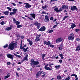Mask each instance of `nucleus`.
I'll return each instance as SVG.
<instances>
[{
    "label": "nucleus",
    "instance_id": "nucleus-1",
    "mask_svg": "<svg viewBox=\"0 0 80 80\" xmlns=\"http://www.w3.org/2000/svg\"><path fill=\"white\" fill-rule=\"evenodd\" d=\"M16 46H17V44L14 43V42H12L9 44L8 49L11 50H13L14 48H15V47H16Z\"/></svg>",
    "mask_w": 80,
    "mask_h": 80
},
{
    "label": "nucleus",
    "instance_id": "nucleus-2",
    "mask_svg": "<svg viewBox=\"0 0 80 80\" xmlns=\"http://www.w3.org/2000/svg\"><path fill=\"white\" fill-rule=\"evenodd\" d=\"M43 43H44V45H48V47H52V48H53V47H54V45H52V44H50V41H48L47 42L46 41H44Z\"/></svg>",
    "mask_w": 80,
    "mask_h": 80
},
{
    "label": "nucleus",
    "instance_id": "nucleus-3",
    "mask_svg": "<svg viewBox=\"0 0 80 80\" xmlns=\"http://www.w3.org/2000/svg\"><path fill=\"white\" fill-rule=\"evenodd\" d=\"M31 63H32L33 65H34V66H35V65H37L39 64V62L38 61H34V59H32L31 60Z\"/></svg>",
    "mask_w": 80,
    "mask_h": 80
},
{
    "label": "nucleus",
    "instance_id": "nucleus-4",
    "mask_svg": "<svg viewBox=\"0 0 80 80\" xmlns=\"http://www.w3.org/2000/svg\"><path fill=\"white\" fill-rule=\"evenodd\" d=\"M68 40H73L74 39V34L73 33H71L70 34V36L68 37Z\"/></svg>",
    "mask_w": 80,
    "mask_h": 80
},
{
    "label": "nucleus",
    "instance_id": "nucleus-5",
    "mask_svg": "<svg viewBox=\"0 0 80 80\" xmlns=\"http://www.w3.org/2000/svg\"><path fill=\"white\" fill-rule=\"evenodd\" d=\"M34 25H36L37 27V28L38 29H39L40 28V26L41 25V24L40 23H38V22H36L34 23Z\"/></svg>",
    "mask_w": 80,
    "mask_h": 80
},
{
    "label": "nucleus",
    "instance_id": "nucleus-6",
    "mask_svg": "<svg viewBox=\"0 0 80 80\" xmlns=\"http://www.w3.org/2000/svg\"><path fill=\"white\" fill-rule=\"evenodd\" d=\"M28 54L26 55L25 57H24L23 59L22 60V63L24 61H28Z\"/></svg>",
    "mask_w": 80,
    "mask_h": 80
},
{
    "label": "nucleus",
    "instance_id": "nucleus-7",
    "mask_svg": "<svg viewBox=\"0 0 80 80\" xmlns=\"http://www.w3.org/2000/svg\"><path fill=\"white\" fill-rule=\"evenodd\" d=\"M71 10H72V11H74V10H78V8H77V7H76V6H72L71 8Z\"/></svg>",
    "mask_w": 80,
    "mask_h": 80
},
{
    "label": "nucleus",
    "instance_id": "nucleus-8",
    "mask_svg": "<svg viewBox=\"0 0 80 80\" xmlns=\"http://www.w3.org/2000/svg\"><path fill=\"white\" fill-rule=\"evenodd\" d=\"M7 56L8 58H9L11 59V60H13V56L14 55H11V54H7Z\"/></svg>",
    "mask_w": 80,
    "mask_h": 80
},
{
    "label": "nucleus",
    "instance_id": "nucleus-9",
    "mask_svg": "<svg viewBox=\"0 0 80 80\" xmlns=\"http://www.w3.org/2000/svg\"><path fill=\"white\" fill-rule=\"evenodd\" d=\"M24 4L26 5L25 8H30L31 7H32L31 5H30L29 3H24Z\"/></svg>",
    "mask_w": 80,
    "mask_h": 80
},
{
    "label": "nucleus",
    "instance_id": "nucleus-10",
    "mask_svg": "<svg viewBox=\"0 0 80 80\" xmlns=\"http://www.w3.org/2000/svg\"><path fill=\"white\" fill-rule=\"evenodd\" d=\"M45 30H46V28H45V27L43 26L39 29V31H40L41 32H43L45 31Z\"/></svg>",
    "mask_w": 80,
    "mask_h": 80
},
{
    "label": "nucleus",
    "instance_id": "nucleus-11",
    "mask_svg": "<svg viewBox=\"0 0 80 80\" xmlns=\"http://www.w3.org/2000/svg\"><path fill=\"white\" fill-rule=\"evenodd\" d=\"M48 64H47L45 66L44 68L46 70H53V68H50L48 67Z\"/></svg>",
    "mask_w": 80,
    "mask_h": 80
},
{
    "label": "nucleus",
    "instance_id": "nucleus-12",
    "mask_svg": "<svg viewBox=\"0 0 80 80\" xmlns=\"http://www.w3.org/2000/svg\"><path fill=\"white\" fill-rule=\"evenodd\" d=\"M54 11L56 12H62V8H60L59 10H58V8H54Z\"/></svg>",
    "mask_w": 80,
    "mask_h": 80
},
{
    "label": "nucleus",
    "instance_id": "nucleus-13",
    "mask_svg": "<svg viewBox=\"0 0 80 80\" xmlns=\"http://www.w3.org/2000/svg\"><path fill=\"white\" fill-rule=\"evenodd\" d=\"M63 40V38H59L56 40V43H59V42H61Z\"/></svg>",
    "mask_w": 80,
    "mask_h": 80
},
{
    "label": "nucleus",
    "instance_id": "nucleus-14",
    "mask_svg": "<svg viewBox=\"0 0 80 80\" xmlns=\"http://www.w3.org/2000/svg\"><path fill=\"white\" fill-rule=\"evenodd\" d=\"M44 21L45 22H48L49 21V19H48V16H45V19H44Z\"/></svg>",
    "mask_w": 80,
    "mask_h": 80
},
{
    "label": "nucleus",
    "instance_id": "nucleus-15",
    "mask_svg": "<svg viewBox=\"0 0 80 80\" xmlns=\"http://www.w3.org/2000/svg\"><path fill=\"white\" fill-rule=\"evenodd\" d=\"M62 9H68V6H66L65 5H63L62 6Z\"/></svg>",
    "mask_w": 80,
    "mask_h": 80
},
{
    "label": "nucleus",
    "instance_id": "nucleus-16",
    "mask_svg": "<svg viewBox=\"0 0 80 80\" xmlns=\"http://www.w3.org/2000/svg\"><path fill=\"white\" fill-rule=\"evenodd\" d=\"M42 74V72L41 71L38 72L37 74L36 77V78H38V77Z\"/></svg>",
    "mask_w": 80,
    "mask_h": 80
},
{
    "label": "nucleus",
    "instance_id": "nucleus-17",
    "mask_svg": "<svg viewBox=\"0 0 80 80\" xmlns=\"http://www.w3.org/2000/svg\"><path fill=\"white\" fill-rule=\"evenodd\" d=\"M27 41L29 42V45H30V46H32V44H33V42H32V41H31L30 40L28 39H27Z\"/></svg>",
    "mask_w": 80,
    "mask_h": 80
},
{
    "label": "nucleus",
    "instance_id": "nucleus-18",
    "mask_svg": "<svg viewBox=\"0 0 80 80\" xmlns=\"http://www.w3.org/2000/svg\"><path fill=\"white\" fill-rule=\"evenodd\" d=\"M13 28V27L12 26H11L10 27H8L6 28V30H8V31H9V30H10L11 29Z\"/></svg>",
    "mask_w": 80,
    "mask_h": 80
},
{
    "label": "nucleus",
    "instance_id": "nucleus-19",
    "mask_svg": "<svg viewBox=\"0 0 80 80\" xmlns=\"http://www.w3.org/2000/svg\"><path fill=\"white\" fill-rule=\"evenodd\" d=\"M58 48L59 50H62V49L63 48V45L62 44L60 45L58 47Z\"/></svg>",
    "mask_w": 80,
    "mask_h": 80
},
{
    "label": "nucleus",
    "instance_id": "nucleus-20",
    "mask_svg": "<svg viewBox=\"0 0 80 80\" xmlns=\"http://www.w3.org/2000/svg\"><path fill=\"white\" fill-rule=\"evenodd\" d=\"M79 50H80V45H78L75 50L76 51H79Z\"/></svg>",
    "mask_w": 80,
    "mask_h": 80
},
{
    "label": "nucleus",
    "instance_id": "nucleus-21",
    "mask_svg": "<svg viewBox=\"0 0 80 80\" xmlns=\"http://www.w3.org/2000/svg\"><path fill=\"white\" fill-rule=\"evenodd\" d=\"M30 15L34 19H35V17H36L35 14L34 13H31L30 14Z\"/></svg>",
    "mask_w": 80,
    "mask_h": 80
},
{
    "label": "nucleus",
    "instance_id": "nucleus-22",
    "mask_svg": "<svg viewBox=\"0 0 80 80\" xmlns=\"http://www.w3.org/2000/svg\"><path fill=\"white\" fill-rule=\"evenodd\" d=\"M40 38L38 37V36H37L35 39V41L36 42H38V41H40Z\"/></svg>",
    "mask_w": 80,
    "mask_h": 80
},
{
    "label": "nucleus",
    "instance_id": "nucleus-23",
    "mask_svg": "<svg viewBox=\"0 0 80 80\" xmlns=\"http://www.w3.org/2000/svg\"><path fill=\"white\" fill-rule=\"evenodd\" d=\"M76 27L75 24L74 23L72 24L71 25V28L73 29V28H74V27Z\"/></svg>",
    "mask_w": 80,
    "mask_h": 80
},
{
    "label": "nucleus",
    "instance_id": "nucleus-24",
    "mask_svg": "<svg viewBox=\"0 0 80 80\" xmlns=\"http://www.w3.org/2000/svg\"><path fill=\"white\" fill-rule=\"evenodd\" d=\"M28 49V47H27L26 48H23V50L24 52H28L27 50Z\"/></svg>",
    "mask_w": 80,
    "mask_h": 80
},
{
    "label": "nucleus",
    "instance_id": "nucleus-25",
    "mask_svg": "<svg viewBox=\"0 0 80 80\" xmlns=\"http://www.w3.org/2000/svg\"><path fill=\"white\" fill-rule=\"evenodd\" d=\"M59 56L60 57L61 59H63V58H64V57H63V55L62 54H59Z\"/></svg>",
    "mask_w": 80,
    "mask_h": 80
},
{
    "label": "nucleus",
    "instance_id": "nucleus-26",
    "mask_svg": "<svg viewBox=\"0 0 80 80\" xmlns=\"http://www.w3.org/2000/svg\"><path fill=\"white\" fill-rule=\"evenodd\" d=\"M17 10H18L17 9L14 8L12 9V11L13 12L15 13V14L17 12Z\"/></svg>",
    "mask_w": 80,
    "mask_h": 80
},
{
    "label": "nucleus",
    "instance_id": "nucleus-27",
    "mask_svg": "<svg viewBox=\"0 0 80 80\" xmlns=\"http://www.w3.org/2000/svg\"><path fill=\"white\" fill-rule=\"evenodd\" d=\"M13 54L15 56H16V57H18V58H21V57H22L21 56L18 55L17 54L14 53Z\"/></svg>",
    "mask_w": 80,
    "mask_h": 80
},
{
    "label": "nucleus",
    "instance_id": "nucleus-28",
    "mask_svg": "<svg viewBox=\"0 0 80 80\" xmlns=\"http://www.w3.org/2000/svg\"><path fill=\"white\" fill-rule=\"evenodd\" d=\"M42 8L44 10H46L47 8V6L46 5H45L44 6H42Z\"/></svg>",
    "mask_w": 80,
    "mask_h": 80
},
{
    "label": "nucleus",
    "instance_id": "nucleus-29",
    "mask_svg": "<svg viewBox=\"0 0 80 80\" xmlns=\"http://www.w3.org/2000/svg\"><path fill=\"white\" fill-rule=\"evenodd\" d=\"M10 75V74H8L7 76L4 77V79L6 80L7 78H8V77H10V75Z\"/></svg>",
    "mask_w": 80,
    "mask_h": 80
},
{
    "label": "nucleus",
    "instance_id": "nucleus-30",
    "mask_svg": "<svg viewBox=\"0 0 80 80\" xmlns=\"http://www.w3.org/2000/svg\"><path fill=\"white\" fill-rule=\"evenodd\" d=\"M3 13L5 15H8V11L4 12Z\"/></svg>",
    "mask_w": 80,
    "mask_h": 80
},
{
    "label": "nucleus",
    "instance_id": "nucleus-31",
    "mask_svg": "<svg viewBox=\"0 0 80 80\" xmlns=\"http://www.w3.org/2000/svg\"><path fill=\"white\" fill-rule=\"evenodd\" d=\"M68 16H65L63 18V19L62 20V21H63V20H65L66 19V18H68Z\"/></svg>",
    "mask_w": 80,
    "mask_h": 80
},
{
    "label": "nucleus",
    "instance_id": "nucleus-32",
    "mask_svg": "<svg viewBox=\"0 0 80 80\" xmlns=\"http://www.w3.org/2000/svg\"><path fill=\"white\" fill-rule=\"evenodd\" d=\"M15 23L16 25H20V22L17 21Z\"/></svg>",
    "mask_w": 80,
    "mask_h": 80
},
{
    "label": "nucleus",
    "instance_id": "nucleus-33",
    "mask_svg": "<svg viewBox=\"0 0 80 80\" xmlns=\"http://www.w3.org/2000/svg\"><path fill=\"white\" fill-rule=\"evenodd\" d=\"M48 33H52V32H53V30L52 29L49 30H48Z\"/></svg>",
    "mask_w": 80,
    "mask_h": 80
},
{
    "label": "nucleus",
    "instance_id": "nucleus-34",
    "mask_svg": "<svg viewBox=\"0 0 80 80\" xmlns=\"http://www.w3.org/2000/svg\"><path fill=\"white\" fill-rule=\"evenodd\" d=\"M60 65L55 66V67L57 69H58V68H60Z\"/></svg>",
    "mask_w": 80,
    "mask_h": 80
},
{
    "label": "nucleus",
    "instance_id": "nucleus-35",
    "mask_svg": "<svg viewBox=\"0 0 80 80\" xmlns=\"http://www.w3.org/2000/svg\"><path fill=\"white\" fill-rule=\"evenodd\" d=\"M15 13H14L13 12H10V15H15Z\"/></svg>",
    "mask_w": 80,
    "mask_h": 80
},
{
    "label": "nucleus",
    "instance_id": "nucleus-36",
    "mask_svg": "<svg viewBox=\"0 0 80 80\" xmlns=\"http://www.w3.org/2000/svg\"><path fill=\"white\" fill-rule=\"evenodd\" d=\"M57 78L58 80H60V79H61V76H58L57 77Z\"/></svg>",
    "mask_w": 80,
    "mask_h": 80
},
{
    "label": "nucleus",
    "instance_id": "nucleus-37",
    "mask_svg": "<svg viewBox=\"0 0 80 80\" xmlns=\"http://www.w3.org/2000/svg\"><path fill=\"white\" fill-rule=\"evenodd\" d=\"M7 9H8V10H9L10 12H11V11H12V9L11 8H10L9 7H7Z\"/></svg>",
    "mask_w": 80,
    "mask_h": 80
},
{
    "label": "nucleus",
    "instance_id": "nucleus-38",
    "mask_svg": "<svg viewBox=\"0 0 80 80\" xmlns=\"http://www.w3.org/2000/svg\"><path fill=\"white\" fill-rule=\"evenodd\" d=\"M13 21L14 23H16V22L17 21L15 18H13Z\"/></svg>",
    "mask_w": 80,
    "mask_h": 80
},
{
    "label": "nucleus",
    "instance_id": "nucleus-39",
    "mask_svg": "<svg viewBox=\"0 0 80 80\" xmlns=\"http://www.w3.org/2000/svg\"><path fill=\"white\" fill-rule=\"evenodd\" d=\"M21 27H22V26L19 25H18L17 26V28H20Z\"/></svg>",
    "mask_w": 80,
    "mask_h": 80
},
{
    "label": "nucleus",
    "instance_id": "nucleus-40",
    "mask_svg": "<svg viewBox=\"0 0 80 80\" xmlns=\"http://www.w3.org/2000/svg\"><path fill=\"white\" fill-rule=\"evenodd\" d=\"M45 56H46V54H42V58H44V57H45Z\"/></svg>",
    "mask_w": 80,
    "mask_h": 80
},
{
    "label": "nucleus",
    "instance_id": "nucleus-41",
    "mask_svg": "<svg viewBox=\"0 0 80 80\" xmlns=\"http://www.w3.org/2000/svg\"><path fill=\"white\" fill-rule=\"evenodd\" d=\"M72 76H74L75 77H77V75H76L75 74H72L71 75V77H72Z\"/></svg>",
    "mask_w": 80,
    "mask_h": 80
},
{
    "label": "nucleus",
    "instance_id": "nucleus-42",
    "mask_svg": "<svg viewBox=\"0 0 80 80\" xmlns=\"http://www.w3.org/2000/svg\"><path fill=\"white\" fill-rule=\"evenodd\" d=\"M8 47V44H7L6 45L3 46L4 48H6Z\"/></svg>",
    "mask_w": 80,
    "mask_h": 80
},
{
    "label": "nucleus",
    "instance_id": "nucleus-43",
    "mask_svg": "<svg viewBox=\"0 0 80 80\" xmlns=\"http://www.w3.org/2000/svg\"><path fill=\"white\" fill-rule=\"evenodd\" d=\"M16 76H17V77H19V75H18V73L16 72Z\"/></svg>",
    "mask_w": 80,
    "mask_h": 80
},
{
    "label": "nucleus",
    "instance_id": "nucleus-44",
    "mask_svg": "<svg viewBox=\"0 0 80 80\" xmlns=\"http://www.w3.org/2000/svg\"><path fill=\"white\" fill-rule=\"evenodd\" d=\"M1 25H4V24H5V22H4L3 21H2L1 22Z\"/></svg>",
    "mask_w": 80,
    "mask_h": 80
},
{
    "label": "nucleus",
    "instance_id": "nucleus-45",
    "mask_svg": "<svg viewBox=\"0 0 80 80\" xmlns=\"http://www.w3.org/2000/svg\"><path fill=\"white\" fill-rule=\"evenodd\" d=\"M11 4H12L13 5V6H16V4L15 3H13L12 2H11Z\"/></svg>",
    "mask_w": 80,
    "mask_h": 80
},
{
    "label": "nucleus",
    "instance_id": "nucleus-46",
    "mask_svg": "<svg viewBox=\"0 0 80 80\" xmlns=\"http://www.w3.org/2000/svg\"><path fill=\"white\" fill-rule=\"evenodd\" d=\"M23 48H24L23 47H22V46H20V49H21V50H22V49H23Z\"/></svg>",
    "mask_w": 80,
    "mask_h": 80
},
{
    "label": "nucleus",
    "instance_id": "nucleus-47",
    "mask_svg": "<svg viewBox=\"0 0 80 80\" xmlns=\"http://www.w3.org/2000/svg\"><path fill=\"white\" fill-rule=\"evenodd\" d=\"M57 25H54L53 27V28H56V27H57Z\"/></svg>",
    "mask_w": 80,
    "mask_h": 80
},
{
    "label": "nucleus",
    "instance_id": "nucleus-48",
    "mask_svg": "<svg viewBox=\"0 0 80 80\" xmlns=\"http://www.w3.org/2000/svg\"><path fill=\"white\" fill-rule=\"evenodd\" d=\"M50 19V20H53V18L51 17Z\"/></svg>",
    "mask_w": 80,
    "mask_h": 80
},
{
    "label": "nucleus",
    "instance_id": "nucleus-49",
    "mask_svg": "<svg viewBox=\"0 0 80 80\" xmlns=\"http://www.w3.org/2000/svg\"><path fill=\"white\" fill-rule=\"evenodd\" d=\"M79 29H76L75 30V31L76 32H77V33H78V32L79 31Z\"/></svg>",
    "mask_w": 80,
    "mask_h": 80
},
{
    "label": "nucleus",
    "instance_id": "nucleus-50",
    "mask_svg": "<svg viewBox=\"0 0 80 80\" xmlns=\"http://www.w3.org/2000/svg\"><path fill=\"white\" fill-rule=\"evenodd\" d=\"M28 18H29V19H30V20H33V18H32L29 17H28Z\"/></svg>",
    "mask_w": 80,
    "mask_h": 80
},
{
    "label": "nucleus",
    "instance_id": "nucleus-51",
    "mask_svg": "<svg viewBox=\"0 0 80 80\" xmlns=\"http://www.w3.org/2000/svg\"><path fill=\"white\" fill-rule=\"evenodd\" d=\"M59 62H60V63H62V60L60 59L59 60Z\"/></svg>",
    "mask_w": 80,
    "mask_h": 80
},
{
    "label": "nucleus",
    "instance_id": "nucleus-52",
    "mask_svg": "<svg viewBox=\"0 0 80 80\" xmlns=\"http://www.w3.org/2000/svg\"><path fill=\"white\" fill-rule=\"evenodd\" d=\"M76 40H77V41H80V39H79V38H76Z\"/></svg>",
    "mask_w": 80,
    "mask_h": 80
},
{
    "label": "nucleus",
    "instance_id": "nucleus-53",
    "mask_svg": "<svg viewBox=\"0 0 80 80\" xmlns=\"http://www.w3.org/2000/svg\"><path fill=\"white\" fill-rule=\"evenodd\" d=\"M41 36V34H39V35H38L37 37H40V36Z\"/></svg>",
    "mask_w": 80,
    "mask_h": 80
},
{
    "label": "nucleus",
    "instance_id": "nucleus-54",
    "mask_svg": "<svg viewBox=\"0 0 80 80\" xmlns=\"http://www.w3.org/2000/svg\"><path fill=\"white\" fill-rule=\"evenodd\" d=\"M24 38L25 37L24 36H21V38H22V39H23V38Z\"/></svg>",
    "mask_w": 80,
    "mask_h": 80
},
{
    "label": "nucleus",
    "instance_id": "nucleus-55",
    "mask_svg": "<svg viewBox=\"0 0 80 80\" xmlns=\"http://www.w3.org/2000/svg\"><path fill=\"white\" fill-rule=\"evenodd\" d=\"M70 80V77H68V78H66L65 80Z\"/></svg>",
    "mask_w": 80,
    "mask_h": 80
},
{
    "label": "nucleus",
    "instance_id": "nucleus-56",
    "mask_svg": "<svg viewBox=\"0 0 80 80\" xmlns=\"http://www.w3.org/2000/svg\"><path fill=\"white\" fill-rule=\"evenodd\" d=\"M69 2H74V0H68Z\"/></svg>",
    "mask_w": 80,
    "mask_h": 80
},
{
    "label": "nucleus",
    "instance_id": "nucleus-57",
    "mask_svg": "<svg viewBox=\"0 0 80 80\" xmlns=\"http://www.w3.org/2000/svg\"><path fill=\"white\" fill-rule=\"evenodd\" d=\"M49 67H50V68H52V66L51 65H49Z\"/></svg>",
    "mask_w": 80,
    "mask_h": 80
},
{
    "label": "nucleus",
    "instance_id": "nucleus-58",
    "mask_svg": "<svg viewBox=\"0 0 80 80\" xmlns=\"http://www.w3.org/2000/svg\"><path fill=\"white\" fill-rule=\"evenodd\" d=\"M22 18L23 19H24L25 20H26V18H25L24 17H22Z\"/></svg>",
    "mask_w": 80,
    "mask_h": 80
},
{
    "label": "nucleus",
    "instance_id": "nucleus-59",
    "mask_svg": "<svg viewBox=\"0 0 80 80\" xmlns=\"http://www.w3.org/2000/svg\"><path fill=\"white\" fill-rule=\"evenodd\" d=\"M58 0H51V2H53V1H55V2H56L57 1H58Z\"/></svg>",
    "mask_w": 80,
    "mask_h": 80
},
{
    "label": "nucleus",
    "instance_id": "nucleus-60",
    "mask_svg": "<svg viewBox=\"0 0 80 80\" xmlns=\"http://www.w3.org/2000/svg\"><path fill=\"white\" fill-rule=\"evenodd\" d=\"M10 62H7V65H10Z\"/></svg>",
    "mask_w": 80,
    "mask_h": 80
},
{
    "label": "nucleus",
    "instance_id": "nucleus-61",
    "mask_svg": "<svg viewBox=\"0 0 80 80\" xmlns=\"http://www.w3.org/2000/svg\"><path fill=\"white\" fill-rule=\"evenodd\" d=\"M17 70L18 71H19V70H20V68H18L17 69Z\"/></svg>",
    "mask_w": 80,
    "mask_h": 80
},
{
    "label": "nucleus",
    "instance_id": "nucleus-62",
    "mask_svg": "<svg viewBox=\"0 0 80 80\" xmlns=\"http://www.w3.org/2000/svg\"><path fill=\"white\" fill-rule=\"evenodd\" d=\"M47 72H43L42 73V74H46Z\"/></svg>",
    "mask_w": 80,
    "mask_h": 80
},
{
    "label": "nucleus",
    "instance_id": "nucleus-63",
    "mask_svg": "<svg viewBox=\"0 0 80 80\" xmlns=\"http://www.w3.org/2000/svg\"><path fill=\"white\" fill-rule=\"evenodd\" d=\"M64 73H66V72H67V70H66L64 71Z\"/></svg>",
    "mask_w": 80,
    "mask_h": 80
},
{
    "label": "nucleus",
    "instance_id": "nucleus-64",
    "mask_svg": "<svg viewBox=\"0 0 80 80\" xmlns=\"http://www.w3.org/2000/svg\"><path fill=\"white\" fill-rule=\"evenodd\" d=\"M55 80V78H52L51 79V80Z\"/></svg>",
    "mask_w": 80,
    "mask_h": 80
}]
</instances>
